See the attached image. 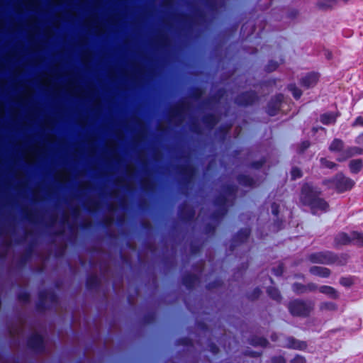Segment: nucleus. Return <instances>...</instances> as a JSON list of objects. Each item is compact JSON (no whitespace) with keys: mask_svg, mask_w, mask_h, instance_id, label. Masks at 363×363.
Instances as JSON below:
<instances>
[{"mask_svg":"<svg viewBox=\"0 0 363 363\" xmlns=\"http://www.w3.org/2000/svg\"><path fill=\"white\" fill-rule=\"evenodd\" d=\"M303 201L311 206L314 213H318V211H325L328 208V204L323 200L317 197V191H314L312 187L309 186H304L302 191Z\"/></svg>","mask_w":363,"mask_h":363,"instance_id":"obj_1","label":"nucleus"},{"mask_svg":"<svg viewBox=\"0 0 363 363\" xmlns=\"http://www.w3.org/2000/svg\"><path fill=\"white\" fill-rule=\"evenodd\" d=\"M354 242L357 245H363V234L357 232L351 233L350 235L342 233L336 237V242L339 245H346L350 242Z\"/></svg>","mask_w":363,"mask_h":363,"instance_id":"obj_2","label":"nucleus"},{"mask_svg":"<svg viewBox=\"0 0 363 363\" xmlns=\"http://www.w3.org/2000/svg\"><path fill=\"white\" fill-rule=\"evenodd\" d=\"M354 182L349 178L342 175H338L334 181V186L339 192H343L351 189Z\"/></svg>","mask_w":363,"mask_h":363,"instance_id":"obj_3","label":"nucleus"},{"mask_svg":"<svg viewBox=\"0 0 363 363\" xmlns=\"http://www.w3.org/2000/svg\"><path fill=\"white\" fill-rule=\"evenodd\" d=\"M289 310L294 315H304L308 312L306 304L302 301H294L290 304Z\"/></svg>","mask_w":363,"mask_h":363,"instance_id":"obj_4","label":"nucleus"},{"mask_svg":"<svg viewBox=\"0 0 363 363\" xmlns=\"http://www.w3.org/2000/svg\"><path fill=\"white\" fill-rule=\"evenodd\" d=\"M310 272L312 274L320 277H327L330 274L329 270L327 268L323 267H313L311 268Z\"/></svg>","mask_w":363,"mask_h":363,"instance_id":"obj_5","label":"nucleus"},{"mask_svg":"<svg viewBox=\"0 0 363 363\" xmlns=\"http://www.w3.org/2000/svg\"><path fill=\"white\" fill-rule=\"evenodd\" d=\"M318 79V76L317 74L312 73L308 75H307L303 79V84L306 87H310L315 84Z\"/></svg>","mask_w":363,"mask_h":363,"instance_id":"obj_6","label":"nucleus"},{"mask_svg":"<svg viewBox=\"0 0 363 363\" xmlns=\"http://www.w3.org/2000/svg\"><path fill=\"white\" fill-rule=\"evenodd\" d=\"M357 143L359 145V147L351 149V152L347 155V157H350L354 155L362 154L363 152V134L360 135L357 138Z\"/></svg>","mask_w":363,"mask_h":363,"instance_id":"obj_7","label":"nucleus"},{"mask_svg":"<svg viewBox=\"0 0 363 363\" xmlns=\"http://www.w3.org/2000/svg\"><path fill=\"white\" fill-rule=\"evenodd\" d=\"M311 259L314 262L320 263H328L330 261V259L323 253L313 255L311 256Z\"/></svg>","mask_w":363,"mask_h":363,"instance_id":"obj_8","label":"nucleus"},{"mask_svg":"<svg viewBox=\"0 0 363 363\" xmlns=\"http://www.w3.org/2000/svg\"><path fill=\"white\" fill-rule=\"evenodd\" d=\"M336 117L334 113H325L321 116L320 121L323 124L328 125L333 123L335 121Z\"/></svg>","mask_w":363,"mask_h":363,"instance_id":"obj_9","label":"nucleus"},{"mask_svg":"<svg viewBox=\"0 0 363 363\" xmlns=\"http://www.w3.org/2000/svg\"><path fill=\"white\" fill-rule=\"evenodd\" d=\"M362 167V161L359 160H352L350 163V168L352 172L357 173Z\"/></svg>","mask_w":363,"mask_h":363,"instance_id":"obj_10","label":"nucleus"},{"mask_svg":"<svg viewBox=\"0 0 363 363\" xmlns=\"http://www.w3.org/2000/svg\"><path fill=\"white\" fill-rule=\"evenodd\" d=\"M319 291L323 293V294H325L328 296H329L330 297H332V298H336L337 297V293L336 291H335V289L330 286H321L319 289Z\"/></svg>","mask_w":363,"mask_h":363,"instance_id":"obj_11","label":"nucleus"},{"mask_svg":"<svg viewBox=\"0 0 363 363\" xmlns=\"http://www.w3.org/2000/svg\"><path fill=\"white\" fill-rule=\"evenodd\" d=\"M287 346L289 347H293V348L300 349V350L304 349L306 347L305 343L298 342L294 339H290L289 340V343L287 344Z\"/></svg>","mask_w":363,"mask_h":363,"instance_id":"obj_12","label":"nucleus"},{"mask_svg":"<svg viewBox=\"0 0 363 363\" xmlns=\"http://www.w3.org/2000/svg\"><path fill=\"white\" fill-rule=\"evenodd\" d=\"M342 142L340 140H334L330 146L331 151H339L342 148Z\"/></svg>","mask_w":363,"mask_h":363,"instance_id":"obj_13","label":"nucleus"},{"mask_svg":"<svg viewBox=\"0 0 363 363\" xmlns=\"http://www.w3.org/2000/svg\"><path fill=\"white\" fill-rule=\"evenodd\" d=\"M335 4V0H319L318 4L323 8H329Z\"/></svg>","mask_w":363,"mask_h":363,"instance_id":"obj_14","label":"nucleus"},{"mask_svg":"<svg viewBox=\"0 0 363 363\" xmlns=\"http://www.w3.org/2000/svg\"><path fill=\"white\" fill-rule=\"evenodd\" d=\"M320 309L323 311H333L335 309V305L332 302L323 303L320 306Z\"/></svg>","mask_w":363,"mask_h":363,"instance_id":"obj_15","label":"nucleus"},{"mask_svg":"<svg viewBox=\"0 0 363 363\" xmlns=\"http://www.w3.org/2000/svg\"><path fill=\"white\" fill-rule=\"evenodd\" d=\"M290 90L292 92V94L294 95V96L295 98L298 99V98H299L301 96V91L298 88H296V87H295L294 86H291L290 87Z\"/></svg>","mask_w":363,"mask_h":363,"instance_id":"obj_16","label":"nucleus"},{"mask_svg":"<svg viewBox=\"0 0 363 363\" xmlns=\"http://www.w3.org/2000/svg\"><path fill=\"white\" fill-rule=\"evenodd\" d=\"M269 294L274 299L277 300L279 298V292L277 291V289H273L269 290Z\"/></svg>","mask_w":363,"mask_h":363,"instance_id":"obj_17","label":"nucleus"},{"mask_svg":"<svg viewBox=\"0 0 363 363\" xmlns=\"http://www.w3.org/2000/svg\"><path fill=\"white\" fill-rule=\"evenodd\" d=\"M321 163L323 166L328 167V168H333L335 166V164L333 162H330L325 159H322Z\"/></svg>","mask_w":363,"mask_h":363,"instance_id":"obj_18","label":"nucleus"},{"mask_svg":"<svg viewBox=\"0 0 363 363\" xmlns=\"http://www.w3.org/2000/svg\"><path fill=\"white\" fill-rule=\"evenodd\" d=\"M301 175V171L297 169V168H294L292 169L291 171V177L293 179H296L298 177H300Z\"/></svg>","mask_w":363,"mask_h":363,"instance_id":"obj_19","label":"nucleus"},{"mask_svg":"<svg viewBox=\"0 0 363 363\" xmlns=\"http://www.w3.org/2000/svg\"><path fill=\"white\" fill-rule=\"evenodd\" d=\"M291 363H306V360L302 357L296 356L291 361Z\"/></svg>","mask_w":363,"mask_h":363,"instance_id":"obj_20","label":"nucleus"},{"mask_svg":"<svg viewBox=\"0 0 363 363\" xmlns=\"http://www.w3.org/2000/svg\"><path fill=\"white\" fill-rule=\"evenodd\" d=\"M353 125L354 126H359V125L363 126V118L361 116L357 118L355 121L354 122Z\"/></svg>","mask_w":363,"mask_h":363,"instance_id":"obj_21","label":"nucleus"},{"mask_svg":"<svg viewBox=\"0 0 363 363\" xmlns=\"http://www.w3.org/2000/svg\"><path fill=\"white\" fill-rule=\"evenodd\" d=\"M294 290H295L296 291H297V292H302V291H303V290L302 289V288H301V286L299 287V286H298V285H297V284L294 285Z\"/></svg>","mask_w":363,"mask_h":363,"instance_id":"obj_22","label":"nucleus"},{"mask_svg":"<svg viewBox=\"0 0 363 363\" xmlns=\"http://www.w3.org/2000/svg\"><path fill=\"white\" fill-rule=\"evenodd\" d=\"M272 212L274 214H277V206L274 204L272 206Z\"/></svg>","mask_w":363,"mask_h":363,"instance_id":"obj_23","label":"nucleus"},{"mask_svg":"<svg viewBox=\"0 0 363 363\" xmlns=\"http://www.w3.org/2000/svg\"><path fill=\"white\" fill-rule=\"evenodd\" d=\"M274 363H285V361L282 358H279L277 362L274 361Z\"/></svg>","mask_w":363,"mask_h":363,"instance_id":"obj_24","label":"nucleus"}]
</instances>
